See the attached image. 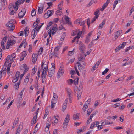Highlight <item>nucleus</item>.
<instances>
[{
  "instance_id": "f257e3e1",
  "label": "nucleus",
  "mask_w": 134,
  "mask_h": 134,
  "mask_svg": "<svg viewBox=\"0 0 134 134\" xmlns=\"http://www.w3.org/2000/svg\"><path fill=\"white\" fill-rule=\"evenodd\" d=\"M57 29L56 25H54L52 28H50L49 31L48 32V35H47V36L44 35V37L45 38L47 37L46 39L47 41L46 43L47 45L49 43L51 42L52 39L51 35L54 34L56 32Z\"/></svg>"
},
{
  "instance_id": "f03ea898",
  "label": "nucleus",
  "mask_w": 134,
  "mask_h": 134,
  "mask_svg": "<svg viewBox=\"0 0 134 134\" xmlns=\"http://www.w3.org/2000/svg\"><path fill=\"white\" fill-rule=\"evenodd\" d=\"M45 63L44 61H43L42 62L41 66V70L42 72L41 75H47L48 72V67L47 65L45 64Z\"/></svg>"
},
{
  "instance_id": "7ed1b4c3",
  "label": "nucleus",
  "mask_w": 134,
  "mask_h": 134,
  "mask_svg": "<svg viewBox=\"0 0 134 134\" xmlns=\"http://www.w3.org/2000/svg\"><path fill=\"white\" fill-rule=\"evenodd\" d=\"M60 47L57 46L54 49L53 54L51 52L50 53L49 58L50 59H51L52 58H55L56 57L59 58V49L60 48Z\"/></svg>"
},
{
  "instance_id": "20e7f679",
  "label": "nucleus",
  "mask_w": 134,
  "mask_h": 134,
  "mask_svg": "<svg viewBox=\"0 0 134 134\" xmlns=\"http://www.w3.org/2000/svg\"><path fill=\"white\" fill-rule=\"evenodd\" d=\"M82 31H80L79 29H77L73 31L72 33V36H74L77 35V36L75 37V38H77L78 40H77V42H78V39L80 37L81 35L82 34Z\"/></svg>"
},
{
  "instance_id": "39448f33",
  "label": "nucleus",
  "mask_w": 134,
  "mask_h": 134,
  "mask_svg": "<svg viewBox=\"0 0 134 134\" xmlns=\"http://www.w3.org/2000/svg\"><path fill=\"white\" fill-rule=\"evenodd\" d=\"M15 23V21L14 19L12 20L6 24V26L8 27L11 30L13 31L15 28V27L14 24Z\"/></svg>"
},
{
  "instance_id": "423d86ee",
  "label": "nucleus",
  "mask_w": 134,
  "mask_h": 134,
  "mask_svg": "<svg viewBox=\"0 0 134 134\" xmlns=\"http://www.w3.org/2000/svg\"><path fill=\"white\" fill-rule=\"evenodd\" d=\"M16 42V41L14 40H8L7 43V45L6 47V49H9L10 47L11 46L14 45Z\"/></svg>"
},
{
  "instance_id": "0eeeda50",
  "label": "nucleus",
  "mask_w": 134,
  "mask_h": 134,
  "mask_svg": "<svg viewBox=\"0 0 134 134\" xmlns=\"http://www.w3.org/2000/svg\"><path fill=\"white\" fill-rule=\"evenodd\" d=\"M70 118V116L69 114H67L64 120L63 123V127L64 128H66L68 123L69 122Z\"/></svg>"
},
{
  "instance_id": "6e6552de",
  "label": "nucleus",
  "mask_w": 134,
  "mask_h": 134,
  "mask_svg": "<svg viewBox=\"0 0 134 134\" xmlns=\"http://www.w3.org/2000/svg\"><path fill=\"white\" fill-rule=\"evenodd\" d=\"M78 44L79 45V50L81 52H84V51L86 49V47L81 41H79Z\"/></svg>"
},
{
  "instance_id": "1a4fd4ad",
  "label": "nucleus",
  "mask_w": 134,
  "mask_h": 134,
  "mask_svg": "<svg viewBox=\"0 0 134 134\" xmlns=\"http://www.w3.org/2000/svg\"><path fill=\"white\" fill-rule=\"evenodd\" d=\"M127 43V42H124L121 45L117 46L115 49V52H117L120 49L124 48V46L126 45V44Z\"/></svg>"
},
{
  "instance_id": "9d476101",
  "label": "nucleus",
  "mask_w": 134,
  "mask_h": 134,
  "mask_svg": "<svg viewBox=\"0 0 134 134\" xmlns=\"http://www.w3.org/2000/svg\"><path fill=\"white\" fill-rule=\"evenodd\" d=\"M42 25L38 26L37 25L35 27L32 32V35H36L40 29Z\"/></svg>"
},
{
  "instance_id": "9b49d317",
  "label": "nucleus",
  "mask_w": 134,
  "mask_h": 134,
  "mask_svg": "<svg viewBox=\"0 0 134 134\" xmlns=\"http://www.w3.org/2000/svg\"><path fill=\"white\" fill-rule=\"evenodd\" d=\"M25 0H18L15 3V10L16 11L18 8V6L20 4L23 3Z\"/></svg>"
},
{
  "instance_id": "f8f14e48",
  "label": "nucleus",
  "mask_w": 134,
  "mask_h": 134,
  "mask_svg": "<svg viewBox=\"0 0 134 134\" xmlns=\"http://www.w3.org/2000/svg\"><path fill=\"white\" fill-rule=\"evenodd\" d=\"M59 117L58 115H56L53 116L52 118V121L53 124H54L58 123Z\"/></svg>"
},
{
  "instance_id": "ddd939ff",
  "label": "nucleus",
  "mask_w": 134,
  "mask_h": 134,
  "mask_svg": "<svg viewBox=\"0 0 134 134\" xmlns=\"http://www.w3.org/2000/svg\"><path fill=\"white\" fill-rule=\"evenodd\" d=\"M64 71V68L62 67V66L61 67L60 66V68L57 73L58 77L59 78L62 76L63 74Z\"/></svg>"
},
{
  "instance_id": "4468645a",
  "label": "nucleus",
  "mask_w": 134,
  "mask_h": 134,
  "mask_svg": "<svg viewBox=\"0 0 134 134\" xmlns=\"http://www.w3.org/2000/svg\"><path fill=\"white\" fill-rule=\"evenodd\" d=\"M14 60V59L10 55H8L6 59V61L5 64H7V63H11L13 62Z\"/></svg>"
},
{
  "instance_id": "2eb2a0df",
  "label": "nucleus",
  "mask_w": 134,
  "mask_h": 134,
  "mask_svg": "<svg viewBox=\"0 0 134 134\" xmlns=\"http://www.w3.org/2000/svg\"><path fill=\"white\" fill-rule=\"evenodd\" d=\"M100 123L101 124H102L103 126L112 124H113L112 122H110L106 120H101L100 121Z\"/></svg>"
},
{
  "instance_id": "dca6fc26",
  "label": "nucleus",
  "mask_w": 134,
  "mask_h": 134,
  "mask_svg": "<svg viewBox=\"0 0 134 134\" xmlns=\"http://www.w3.org/2000/svg\"><path fill=\"white\" fill-rule=\"evenodd\" d=\"M74 91L77 94L78 99H79L81 98V92L80 90L78 89L77 87L76 88L74 89Z\"/></svg>"
},
{
  "instance_id": "f3484780",
  "label": "nucleus",
  "mask_w": 134,
  "mask_h": 134,
  "mask_svg": "<svg viewBox=\"0 0 134 134\" xmlns=\"http://www.w3.org/2000/svg\"><path fill=\"white\" fill-rule=\"evenodd\" d=\"M55 69V68H51L49 69L48 74V75L49 77H52L54 73Z\"/></svg>"
},
{
  "instance_id": "a211bd4d",
  "label": "nucleus",
  "mask_w": 134,
  "mask_h": 134,
  "mask_svg": "<svg viewBox=\"0 0 134 134\" xmlns=\"http://www.w3.org/2000/svg\"><path fill=\"white\" fill-rule=\"evenodd\" d=\"M20 74V72H16L14 77L12 80V82H13L15 83L19 79Z\"/></svg>"
},
{
  "instance_id": "6ab92c4d",
  "label": "nucleus",
  "mask_w": 134,
  "mask_h": 134,
  "mask_svg": "<svg viewBox=\"0 0 134 134\" xmlns=\"http://www.w3.org/2000/svg\"><path fill=\"white\" fill-rule=\"evenodd\" d=\"M26 13L25 10L24 9L23 10L18 14V17L20 18H23L25 15Z\"/></svg>"
},
{
  "instance_id": "aec40b11",
  "label": "nucleus",
  "mask_w": 134,
  "mask_h": 134,
  "mask_svg": "<svg viewBox=\"0 0 134 134\" xmlns=\"http://www.w3.org/2000/svg\"><path fill=\"white\" fill-rule=\"evenodd\" d=\"M100 122L99 121H95L92 123L90 126L91 129H93L94 127H96L98 124H99Z\"/></svg>"
},
{
  "instance_id": "412c9836",
  "label": "nucleus",
  "mask_w": 134,
  "mask_h": 134,
  "mask_svg": "<svg viewBox=\"0 0 134 134\" xmlns=\"http://www.w3.org/2000/svg\"><path fill=\"white\" fill-rule=\"evenodd\" d=\"M110 0H107L105 3L103 4L102 6V8L100 9V10L101 11H103L105 8L107 6L108 4L109 3V1Z\"/></svg>"
},
{
  "instance_id": "4be33fe9",
  "label": "nucleus",
  "mask_w": 134,
  "mask_h": 134,
  "mask_svg": "<svg viewBox=\"0 0 134 134\" xmlns=\"http://www.w3.org/2000/svg\"><path fill=\"white\" fill-rule=\"evenodd\" d=\"M66 90L67 92V94L68 96V97H71L72 96V93L71 90L68 88H66Z\"/></svg>"
},
{
  "instance_id": "5701e85b",
  "label": "nucleus",
  "mask_w": 134,
  "mask_h": 134,
  "mask_svg": "<svg viewBox=\"0 0 134 134\" xmlns=\"http://www.w3.org/2000/svg\"><path fill=\"white\" fill-rule=\"evenodd\" d=\"M32 62L34 63H35L37 61L38 58V55L36 53L33 54L32 56Z\"/></svg>"
},
{
  "instance_id": "b1692460",
  "label": "nucleus",
  "mask_w": 134,
  "mask_h": 134,
  "mask_svg": "<svg viewBox=\"0 0 134 134\" xmlns=\"http://www.w3.org/2000/svg\"><path fill=\"white\" fill-rule=\"evenodd\" d=\"M22 67H23L24 68V69H23L24 70V71L23 73L25 74L28 71L29 68L27 65L25 64H23Z\"/></svg>"
},
{
  "instance_id": "393cba45",
  "label": "nucleus",
  "mask_w": 134,
  "mask_h": 134,
  "mask_svg": "<svg viewBox=\"0 0 134 134\" xmlns=\"http://www.w3.org/2000/svg\"><path fill=\"white\" fill-rule=\"evenodd\" d=\"M21 56L20 58V60H24V58H25L27 55L26 52L25 51L21 53Z\"/></svg>"
},
{
  "instance_id": "a878e982",
  "label": "nucleus",
  "mask_w": 134,
  "mask_h": 134,
  "mask_svg": "<svg viewBox=\"0 0 134 134\" xmlns=\"http://www.w3.org/2000/svg\"><path fill=\"white\" fill-rule=\"evenodd\" d=\"M30 74H28L25 77L24 81V83L26 84H27L29 81V78L30 77Z\"/></svg>"
},
{
  "instance_id": "bb28decb",
  "label": "nucleus",
  "mask_w": 134,
  "mask_h": 134,
  "mask_svg": "<svg viewBox=\"0 0 134 134\" xmlns=\"http://www.w3.org/2000/svg\"><path fill=\"white\" fill-rule=\"evenodd\" d=\"M101 61L99 60L97 62H96V64L93 67V70H95L98 67Z\"/></svg>"
},
{
  "instance_id": "cd10ccee",
  "label": "nucleus",
  "mask_w": 134,
  "mask_h": 134,
  "mask_svg": "<svg viewBox=\"0 0 134 134\" xmlns=\"http://www.w3.org/2000/svg\"><path fill=\"white\" fill-rule=\"evenodd\" d=\"M39 110V108H38L35 112V115L34 116L33 118V120L35 121H37V114L38 113Z\"/></svg>"
},
{
  "instance_id": "c85d7f7f",
  "label": "nucleus",
  "mask_w": 134,
  "mask_h": 134,
  "mask_svg": "<svg viewBox=\"0 0 134 134\" xmlns=\"http://www.w3.org/2000/svg\"><path fill=\"white\" fill-rule=\"evenodd\" d=\"M122 32V30H120L117 31L115 33V37L116 39L119 36L120 34Z\"/></svg>"
},
{
  "instance_id": "c756f323",
  "label": "nucleus",
  "mask_w": 134,
  "mask_h": 134,
  "mask_svg": "<svg viewBox=\"0 0 134 134\" xmlns=\"http://www.w3.org/2000/svg\"><path fill=\"white\" fill-rule=\"evenodd\" d=\"M47 75H41V79L42 82V83H45L46 80V76Z\"/></svg>"
},
{
  "instance_id": "7c9ffc66",
  "label": "nucleus",
  "mask_w": 134,
  "mask_h": 134,
  "mask_svg": "<svg viewBox=\"0 0 134 134\" xmlns=\"http://www.w3.org/2000/svg\"><path fill=\"white\" fill-rule=\"evenodd\" d=\"M85 56L83 54L81 55L79 57L78 59L79 60L81 61H84L85 60Z\"/></svg>"
},
{
  "instance_id": "2f4dec72",
  "label": "nucleus",
  "mask_w": 134,
  "mask_h": 134,
  "mask_svg": "<svg viewBox=\"0 0 134 134\" xmlns=\"http://www.w3.org/2000/svg\"><path fill=\"white\" fill-rule=\"evenodd\" d=\"M63 1H61L58 5V8L60 10H61L63 8Z\"/></svg>"
},
{
  "instance_id": "473e14b6",
  "label": "nucleus",
  "mask_w": 134,
  "mask_h": 134,
  "mask_svg": "<svg viewBox=\"0 0 134 134\" xmlns=\"http://www.w3.org/2000/svg\"><path fill=\"white\" fill-rule=\"evenodd\" d=\"M85 126H83L81 128L79 129L78 130L77 133H79L80 132H83L85 131Z\"/></svg>"
},
{
  "instance_id": "72a5a7b5",
  "label": "nucleus",
  "mask_w": 134,
  "mask_h": 134,
  "mask_svg": "<svg viewBox=\"0 0 134 134\" xmlns=\"http://www.w3.org/2000/svg\"><path fill=\"white\" fill-rule=\"evenodd\" d=\"M80 114L79 113H77L74 114L73 115V119L74 120H77L79 119V117Z\"/></svg>"
},
{
  "instance_id": "f704fd0d",
  "label": "nucleus",
  "mask_w": 134,
  "mask_h": 134,
  "mask_svg": "<svg viewBox=\"0 0 134 134\" xmlns=\"http://www.w3.org/2000/svg\"><path fill=\"white\" fill-rule=\"evenodd\" d=\"M20 83V81H19L17 83L15 84L14 86L15 89L17 90L18 89L19 87V85Z\"/></svg>"
},
{
  "instance_id": "c9c22d12",
  "label": "nucleus",
  "mask_w": 134,
  "mask_h": 134,
  "mask_svg": "<svg viewBox=\"0 0 134 134\" xmlns=\"http://www.w3.org/2000/svg\"><path fill=\"white\" fill-rule=\"evenodd\" d=\"M43 7L42 6H41L38 7V12L39 14H41L43 12Z\"/></svg>"
},
{
  "instance_id": "e433bc0d",
  "label": "nucleus",
  "mask_w": 134,
  "mask_h": 134,
  "mask_svg": "<svg viewBox=\"0 0 134 134\" xmlns=\"http://www.w3.org/2000/svg\"><path fill=\"white\" fill-rule=\"evenodd\" d=\"M57 101L56 100H52L51 101V108H54V107H55V104L56 102H57Z\"/></svg>"
},
{
  "instance_id": "4c0bfd02",
  "label": "nucleus",
  "mask_w": 134,
  "mask_h": 134,
  "mask_svg": "<svg viewBox=\"0 0 134 134\" xmlns=\"http://www.w3.org/2000/svg\"><path fill=\"white\" fill-rule=\"evenodd\" d=\"M15 6L14 5H13L11 3L9 4V5L8 8L9 9L10 11L14 9L15 10Z\"/></svg>"
},
{
  "instance_id": "58836bf2",
  "label": "nucleus",
  "mask_w": 134,
  "mask_h": 134,
  "mask_svg": "<svg viewBox=\"0 0 134 134\" xmlns=\"http://www.w3.org/2000/svg\"><path fill=\"white\" fill-rule=\"evenodd\" d=\"M58 96L56 94L53 93V98L52 99V100H56V101H57V100L58 99Z\"/></svg>"
},
{
  "instance_id": "ea45409f",
  "label": "nucleus",
  "mask_w": 134,
  "mask_h": 134,
  "mask_svg": "<svg viewBox=\"0 0 134 134\" xmlns=\"http://www.w3.org/2000/svg\"><path fill=\"white\" fill-rule=\"evenodd\" d=\"M8 37L7 36L4 37L3 38L1 43L5 44L7 40Z\"/></svg>"
},
{
  "instance_id": "a19ab883",
  "label": "nucleus",
  "mask_w": 134,
  "mask_h": 134,
  "mask_svg": "<svg viewBox=\"0 0 134 134\" xmlns=\"http://www.w3.org/2000/svg\"><path fill=\"white\" fill-rule=\"evenodd\" d=\"M105 20H103V22L101 23L99 25V29H101L103 27L104 25L105 24Z\"/></svg>"
},
{
  "instance_id": "79ce46f5",
  "label": "nucleus",
  "mask_w": 134,
  "mask_h": 134,
  "mask_svg": "<svg viewBox=\"0 0 134 134\" xmlns=\"http://www.w3.org/2000/svg\"><path fill=\"white\" fill-rule=\"evenodd\" d=\"M62 14V12L61 10H57L55 13V15L56 16H59L61 15Z\"/></svg>"
},
{
  "instance_id": "37998d69",
  "label": "nucleus",
  "mask_w": 134,
  "mask_h": 134,
  "mask_svg": "<svg viewBox=\"0 0 134 134\" xmlns=\"http://www.w3.org/2000/svg\"><path fill=\"white\" fill-rule=\"evenodd\" d=\"M4 43H1V51L2 50H4L5 48V46L4 45ZM1 53V54H2V52L1 51H0V53Z\"/></svg>"
},
{
  "instance_id": "c03bdc74",
  "label": "nucleus",
  "mask_w": 134,
  "mask_h": 134,
  "mask_svg": "<svg viewBox=\"0 0 134 134\" xmlns=\"http://www.w3.org/2000/svg\"><path fill=\"white\" fill-rule=\"evenodd\" d=\"M82 20L81 18L78 19L74 22V23L76 24H79L82 21Z\"/></svg>"
},
{
  "instance_id": "a18cd8bd",
  "label": "nucleus",
  "mask_w": 134,
  "mask_h": 134,
  "mask_svg": "<svg viewBox=\"0 0 134 134\" xmlns=\"http://www.w3.org/2000/svg\"><path fill=\"white\" fill-rule=\"evenodd\" d=\"M99 10L98 9H97L96 11L94 12V14L96 18H98L99 15Z\"/></svg>"
},
{
  "instance_id": "49530a36",
  "label": "nucleus",
  "mask_w": 134,
  "mask_h": 134,
  "mask_svg": "<svg viewBox=\"0 0 134 134\" xmlns=\"http://www.w3.org/2000/svg\"><path fill=\"white\" fill-rule=\"evenodd\" d=\"M37 67L36 65L33 68L32 70V73L33 75H34L36 72L37 70Z\"/></svg>"
},
{
  "instance_id": "de8ad7c7",
  "label": "nucleus",
  "mask_w": 134,
  "mask_h": 134,
  "mask_svg": "<svg viewBox=\"0 0 134 134\" xmlns=\"http://www.w3.org/2000/svg\"><path fill=\"white\" fill-rule=\"evenodd\" d=\"M29 33V30L27 28H25L24 31V34H25V36L28 35Z\"/></svg>"
},
{
  "instance_id": "09e8293b",
  "label": "nucleus",
  "mask_w": 134,
  "mask_h": 134,
  "mask_svg": "<svg viewBox=\"0 0 134 134\" xmlns=\"http://www.w3.org/2000/svg\"><path fill=\"white\" fill-rule=\"evenodd\" d=\"M78 68L79 69L80 71H82L84 69V67L82 65L80 64H79L78 65Z\"/></svg>"
},
{
  "instance_id": "8fccbe9b",
  "label": "nucleus",
  "mask_w": 134,
  "mask_h": 134,
  "mask_svg": "<svg viewBox=\"0 0 134 134\" xmlns=\"http://www.w3.org/2000/svg\"><path fill=\"white\" fill-rule=\"evenodd\" d=\"M6 1L5 0H0V10H1L2 8V2L3 3H5Z\"/></svg>"
},
{
  "instance_id": "3c124183",
  "label": "nucleus",
  "mask_w": 134,
  "mask_h": 134,
  "mask_svg": "<svg viewBox=\"0 0 134 134\" xmlns=\"http://www.w3.org/2000/svg\"><path fill=\"white\" fill-rule=\"evenodd\" d=\"M46 13H47V14L49 15V17H50V16H51L53 14V10H48Z\"/></svg>"
},
{
  "instance_id": "603ef678",
  "label": "nucleus",
  "mask_w": 134,
  "mask_h": 134,
  "mask_svg": "<svg viewBox=\"0 0 134 134\" xmlns=\"http://www.w3.org/2000/svg\"><path fill=\"white\" fill-rule=\"evenodd\" d=\"M126 133L127 134H132L133 132L131 129H129L127 130Z\"/></svg>"
},
{
  "instance_id": "864d4df0",
  "label": "nucleus",
  "mask_w": 134,
  "mask_h": 134,
  "mask_svg": "<svg viewBox=\"0 0 134 134\" xmlns=\"http://www.w3.org/2000/svg\"><path fill=\"white\" fill-rule=\"evenodd\" d=\"M25 90V88H23L21 91L19 93V95L20 96V98H21L24 92V91Z\"/></svg>"
},
{
  "instance_id": "5fc2aeb1",
  "label": "nucleus",
  "mask_w": 134,
  "mask_h": 134,
  "mask_svg": "<svg viewBox=\"0 0 134 134\" xmlns=\"http://www.w3.org/2000/svg\"><path fill=\"white\" fill-rule=\"evenodd\" d=\"M68 83L69 84H72L74 82V81L72 79H70L67 80Z\"/></svg>"
},
{
  "instance_id": "6e6d98bb",
  "label": "nucleus",
  "mask_w": 134,
  "mask_h": 134,
  "mask_svg": "<svg viewBox=\"0 0 134 134\" xmlns=\"http://www.w3.org/2000/svg\"><path fill=\"white\" fill-rule=\"evenodd\" d=\"M90 41V38L88 37H86L85 40V43H88Z\"/></svg>"
},
{
  "instance_id": "4d7b16f0",
  "label": "nucleus",
  "mask_w": 134,
  "mask_h": 134,
  "mask_svg": "<svg viewBox=\"0 0 134 134\" xmlns=\"http://www.w3.org/2000/svg\"><path fill=\"white\" fill-rule=\"evenodd\" d=\"M74 48L73 49V50L72 51H69L68 52V55L70 56H71L72 55L74 54Z\"/></svg>"
},
{
  "instance_id": "13d9d810",
  "label": "nucleus",
  "mask_w": 134,
  "mask_h": 134,
  "mask_svg": "<svg viewBox=\"0 0 134 134\" xmlns=\"http://www.w3.org/2000/svg\"><path fill=\"white\" fill-rule=\"evenodd\" d=\"M88 108V105H87L85 104L84 105L82 110L83 111L85 112L86 111V109Z\"/></svg>"
},
{
  "instance_id": "bf43d9fd",
  "label": "nucleus",
  "mask_w": 134,
  "mask_h": 134,
  "mask_svg": "<svg viewBox=\"0 0 134 134\" xmlns=\"http://www.w3.org/2000/svg\"><path fill=\"white\" fill-rule=\"evenodd\" d=\"M68 102V99H66L64 101L63 105L64 106H66L67 107V105Z\"/></svg>"
},
{
  "instance_id": "052dcab7",
  "label": "nucleus",
  "mask_w": 134,
  "mask_h": 134,
  "mask_svg": "<svg viewBox=\"0 0 134 134\" xmlns=\"http://www.w3.org/2000/svg\"><path fill=\"white\" fill-rule=\"evenodd\" d=\"M43 49L42 47L40 48L38 51V54H42L43 52Z\"/></svg>"
},
{
  "instance_id": "680f3d73",
  "label": "nucleus",
  "mask_w": 134,
  "mask_h": 134,
  "mask_svg": "<svg viewBox=\"0 0 134 134\" xmlns=\"http://www.w3.org/2000/svg\"><path fill=\"white\" fill-rule=\"evenodd\" d=\"M36 14V12L35 10H32L31 12V15L32 16H35Z\"/></svg>"
},
{
  "instance_id": "e2e57ef3",
  "label": "nucleus",
  "mask_w": 134,
  "mask_h": 134,
  "mask_svg": "<svg viewBox=\"0 0 134 134\" xmlns=\"http://www.w3.org/2000/svg\"><path fill=\"white\" fill-rule=\"evenodd\" d=\"M93 109L92 108H90L87 111V114L89 115L90 114L92 111Z\"/></svg>"
},
{
  "instance_id": "0e129e2a",
  "label": "nucleus",
  "mask_w": 134,
  "mask_h": 134,
  "mask_svg": "<svg viewBox=\"0 0 134 134\" xmlns=\"http://www.w3.org/2000/svg\"><path fill=\"white\" fill-rule=\"evenodd\" d=\"M25 41H26L25 40H23L22 41V42H21V43L20 44L19 46V48H21L22 47V46H23V43H24L25 42Z\"/></svg>"
},
{
  "instance_id": "69168bd1",
  "label": "nucleus",
  "mask_w": 134,
  "mask_h": 134,
  "mask_svg": "<svg viewBox=\"0 0 134 134\" xmlns=\"http://www.w3.org/2000/svg\"><path fill=\"white\" fill-rule=\"evenodd\" d=\"M131 63H132V62H131V61L129 62H127L125 63L123 65V66H125L127 65L130 64H131Z\"/></svg>"
},
{
  "instance_id": "338daca9",
  "label": "nucleus",
  "mask_w": 134,
  "mask_h": 134,
  "mask_svg": "<svg viewBox=\"0 0 134 134\" xmlns=\"http://www.w3.org/2000/svg\"><path fill=\"white\" fill-rule=\"evenodd\" d=\"M32 46L30 45L29 46V48L28 49V51L30 53L32 52Z\"/></svg>"
},
{
  "instance_id": "774afa93",
  "label": "nucleus",
  "mask_w": 134,
  "mask_h": 134,
  "mask_svg": "<svg viewBox=\"0 0 134 134\" xmlns=\"http://www.w3.org/2000/svg\"><path fill=\"white\" fill-rule=\"evenodd\" d=\"M102 125V124L100 125H98L97 126V129L98 130L101 129L103 128Z\"/></svg>"
}]
</instances>
